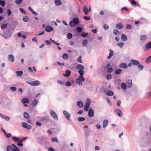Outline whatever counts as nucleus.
Segmentation results:
<instances>
[{
	"label": "nucleus",
	"mask_w": 151,
	"mask_h": 151,
	"mask_svg": "<svg viewBox=\"0 0 151 151\" xmlns=\"http://www.w3.org/2000/svg\"><path fill=\"white\" fill-rule=\"evenodd\" d=\"M76 68L79 70L78 73L80 75V77L81 78H83V76L84 74V72L83 70L84 69V67L82 65L79 64L76 67Z\"/></svg>",
	"instance_id": "obj_1"
},
{
	"label": "nucleus",
	"mask_w": 151,
	"mask_h": 151,
	"mask_svg": "<svg viewBox=\"0 0 151 151\" xmlns=\"http://www.w3.org/2000/svg\"><path fill=\"white\" fill-rule=\"evenodd\" d=\"M79 22V19L76 17L74 18L72 20L70 21L69 24L70 27H73L76 26Z\"/></svg>",
	"instance_id": "obj_2"
},
{
	"label": "nucleus",
	"mask_w": 151,
	"mask_h": 151,
	"mask_svg": "<svg viewBox=\"0 0 151 151\" xmlns=\"http://www.w3.org/2000/svg\"><path fill=\"white\" fill-rule=\"evenodd\" d=\"M85 78L83 76V78H81L80 75L78 76V77L76 78V83L79 86H82V82L83 81H85Z\"/></svg>",
	"instance_id": "obj_3"
},
{
	"label": "nucleus",
	"mask_w": 151,
	"mask_h": 151,
	"mask_svg": "<svg viewBox=\"0 0 151 151\" xmlns=\"http://www.w3.org/2000/svg\"><path fill=\"white\" fill-rule=\"evenodd\" d=\"M50 114L52 117L55 120L58 119V117L57 114L52 109L50 111Z\"/></svg>",
	"instance_id": "obj_4"
},
{
	"label": "nucleus",
	"mask_w": 151,
	"mask_h": 151,
	"mask_svg": "<svg viewBox=\"0 0 151 151\" xmlns=\"http://www.w3.org/2000/svg\"><path fill=\"white\" fill-rule=\"evenodd\" d=\"M91 101L89 99L86 100V104L84 107V110L85 111H87L91 104Z\"/></svg>",
	"instance_id": "obj_5"
},
{
	"label": "nucleus",
	"mask_w": 151,
	"mask_h": 151,
	"mask_svg": "<svg viewBox=\"0 0 151 151\" xmlns=\"http://www.w3.org/2000/svg\"><path fill=\"white\" fill-rule=\"evenodd\" d=\"M27 83L32 86H37L40 85L41 83L38 81H35L32 82H29Z\"/></svg>",
	"instance_id": "obj_6"
},
{
	"label": "nucleus",
	"mask_w": 151,
	"mask_h": 151,
	"mask_svg": "<svg viewBox=\"0 0 151 151\" xmlns=\"http://www.w3.org/2000/svg\"><path fill=\"white\" fill-rule=\"evenodd\" d=\"M22 127L24 128L29 130L32 128V126L30 125L28 126V124L25 122H23L22 123Z\"/></svg>",
	"instance_id": "obj_7"
},
{
	"label": "nucleus",
	"mask_w": 151,
	"mask_h": 151,
	"mask_svg": "<svg viewBox=\"0 0 151 151\" xmlns=\"http://www.w3.org/2000/svg\"><path fill=\"white\" fill-rule=\"evenodd\" d=\"M63 114L65 115L66 119L67 120H71L70 119V115L68 112H67L65 111H63Z\"/></svg>",
	"instance_id": "obj_8"
},
{
	"label": "nucleus",
	"mask_w": 151,
	"mask_h": 151,
	"mask_svg": "<svg viewBox=\"0 0 151 151\" xmlns=\"http://www.w3.org/2000/svg\"><path fill=\"white\" fill-rule=\"evenodd\" d=\"M94 110L91 108L89 110L88 116L89 117H93L94 115Z\"/></svg>",
	"instance_id": "obj_9"
},
{
	"label": "nucleus",
	"mask_w": 151,
	"mask_h": 151,
	"mask_svg": "<svg viewBox=\"0 0 151 151\" xmlns=\"http://www.w3.org/2000/svg\"><path fill=\"white\" fill-rule=\"evenodd\" d=\"M151 48V42L147 43L144 48V50L146 51Z\"/></svg>",
	"instance_id": "obj_10"
},
{
	"label": "nucleus",
	"mask_w": 151,
	"mask_h": 151,
	"mask_svg": "<svg viewBox=\"0 0 151 151\" xmlns=\"http://www.w3.org/2000/svg\"><path fill=\"white\" fill-rule=\"evenodd\" d=\"M8 60L11 62H14L15 59L14 56L12 54L9 55L8 56Z\"/></svg>",
	"instance_id": "obj_11"
},
{
	"label": "nucleus",
	"mask_w": 151,
	"mask_h": 151,
	"mask_svg": "<svg viewBox=\"0 0 151 151\" xmlns=\"http://www.w3.org/2000/svg\"><path fill=\"white\" fill-rule=\"evenodd\" d=\"M130 62L132 63V65H137L139 64V61L135 60H131Z\"/></svg>",
	"instance_id": "obj_12"
},
{
	"label": "nucleus",
	"mask_w": 151,
	"mask_h": 151,
	"mask_svg": "<svg viewBox=\"0 0 151 151\" xmlns=\"http://www.w3.org/2000/svg\"><path fill=\"white\" fill-rule=\"evenodd\" d=\"M45 30L47 32H49L53 30L54 29L49 26H47L45 27Z\"/></svg>",
	"instance_id": "obj_13"
},
{
	"label": "nucleus",
	"mask_w": 151,
	"mask_h": 151,
	"mask_svg": "<svg viewBox=\"0 0 151 151\" xmlns=\"http://www.w3.org/2000/svg\"><path fill=\"white\" fill-rule=\"evenodd\" d=\"M115 113H117V115L120 117H121L122 115V111L119 109H116L115 110Z\"/></svg>",
	"instance_id": "obj_14"
},
{
	"label": "nucleus",
	"mask_w": 151,
	"mask_h": 151,
	"mask_svg": "<svg viewBox=\"0 0 151 151\" xmlns=\"http://www.w3.org/2000/svg\"><path fill=\"white\" fill-rule=\"evenodd\" d=\"M110 53L109 54V56L107 57V58L108 59H111V57L114 55V52L111 49H110L109 50Z\"/></svg>",
	"instance_id": "obj_15"
},
{
	"label": "nucleus",
	"mask_w": 151,
	"mask_h": 151,
	"mask_svg": "<svg viewBox=\"0 0 151 151\" xmlns=\"http://www.w3.org/2000/svg\"><path fill=\"white\" fill-rule=\"evenodd\" d=\"M0 116L2 118L6 120L7 121H9L10 120L11 118L10 117H8L7 116L4 115L2 114H1L0 113Z\"/></svg>",
	"instance_id": "obj_16"
},
{
	"label": "nucleus",
	"mask_w": 151,
	"mask_h": 151,
	"mask_svg": "<svg viewBox=\"0 0 151 151\" xmlns=\"http://www.w3.org/2000/svg\"><path fill=\"white\" fill-rule=\"evenodd\" d=\"M119 67L121 68L126 69L127 68L128 65L127 64L125 63H121L119 65Z\"/></svg>",
	"instance_id": "obj_17"
},
{
	"label": "nucleus",
	"mask_w": 151,
	"mask_h": 151,
	"mask_svg": "<svg viewBox=\"0 0 151 151\" xmlns=\"http://www.w3.org/2000/svg\"><path fill=\"white\" fill-rule=\"evenodd\" d=\"M83 10L85 14H88L89 13L88 9L87 7L86 6H84L83 7Z\"/></svg>",
	"instance_id": "obj_18"
},
{
	"label": "nucleus",
	"mask_w": 151,
	"mask_h": 151,
	"mask_svg": "<svg viewBox=\"0 0 151 151\" xmlns=\"http://www.w3.org/2000/svg\"><path fill=\"white\" fill-rule=\"evenodd\" d=\"M121 87L123 90H126L127 88L128 87L125 83H123L121 84Z\"/></svg>",
	"instance_id": "obj_19"
},
{
	"label": "nucleus",
	"mask_w": 151,
	"mask_h": 151,
	"mask_svg": "<svg viewBox=\"0 0 151 151\" xmlns=\"http://www.w3.org/2000/svg\"><path fill=\"white\" fill-rule=\"evenodd\" d=\"M12 151H20L19 148L16 145L14 144H12Z\"/></svg>",
	"instance_id": "obj_20"
},
{
	"label": "nucleus",
	"mask_w": 151,
	"mask_h": 151,
	"mask_svg": "<svg viewBox=\"0 0 151 151\" xmlns=\"http://www.w3.org/2000/svg\"><path fill=\"white\" fill-rule=\"evenodd\" d=\"M116 27L118 29H120L123 28V25L122 23H119L116 25Z\"/></svg>",
	"instance_id": "obj_21"
},
{
	"label": "nucleus",
	"mask_w": 151,
	"mask_h": 151,
	"mask_svg": "<svg viewBox=\"0 0 151 151\" xmlns=\"http://www.w3.org/2000/svg\"><path fill=\"white\" fill-rule=\"evenodd\" d=\"M12 140L15 142H19L20 141V138L15 137H12Z\"/></svg>",
	"instance_id": "obj_22"
},
{
	"label": "nucleus",
	"mask_w": 151,
	"mask_h": 151,
	"mask_svg": "<svg viewBox=\"0 0 151 151\" xmlns=\"http://www.w3.org/2000/svg\"><path fill=\"white\" fill-rule=\"evenodd\" d=\"M70 74V70H67L65 71V73L63 74V75L65 77H69Z\"/></svg>",
	"instance_id": "obj_23"
},
{
	"label": "nucleus",
	"mask_w": 151,
	"mask_h": 151,
	"mask_svg": "<svg viewBox=\"0 0 151 151\" xmlns=\"http://www.w3.org/2000/svg\"><path fill=\"white\" fill-rule=\"evenodd\" d=\"M147 39V37L145 35H142L140 36V39L142 41H145Z\"/></svg>",
	"instance_id": "obj_24"
},
{
	"label": "nucleus",
	"mask_w": 151,
	"mask_h": 151,
	"mask_svg": "<svg viewBox=\"0 0 151 151\" xmlns=\"http://www.w3.org/2000/svg\"><path fill=\"white\" fill-rule=\"evenodd\" d=\"M22 101L24 104L28 103L29 102V99L27 98H24L22 99Z\"/></svg>",
	"instance_id": "obj_25"
},
{
	"label": "nucleus",
	"mask_w": 151,
	"mask_h": 151,
	"mask_svg": "<svg viewBox=\"0 0 151 151\" xmlns=\"http://www.w3.org/2000/svg\"><path fill=\"white\" fill-rule=\"evenodd\" d=\"M127 86L128 88H130L132 86V81L131 80H129L127 82Z\"/></svg>",
	"instance_id": "obj_26"
},
{
	"label": "nucleus",
	"mask_w": 151,
	"mask_h": 151,
	"mask_svg": "<svg viewBox=\"0 0 151 151\" xmlns=\"http://www.w3.org/2000/svg\"><path fill=\"white\" fill-rule=\"evenodd\" d=\"M108 121L107 119L104 120L103 122V127L104 128L106 127H107L108 125Z\"/></svg>",
	"instance_id": "obj_27"
},
{
	"label": "nucleus",
	"mask_w": 151,
	"mask_h": 151,
	"mask_svg": "<svg viewBox=\"0 0 151 151\" xmlns=\"http://www.w3.org/2000/svg\"><path fill=\"white\" fill-rule=\"evenodd\" d=\"M55 2L57 6H60L62 4V2L60 0H55Z\"/></svg>",
	"instance_id": "obj_28"
},
{
	"label": "nucleus",
	"mask_w": 151,
	"mask_h": 151,
	"mask_svg": "<svg viewBox=\"0 0 151 151\" xmlns=\"http://www.w3.org/2000/svg\"><path fill=\"white\" fill-rule=\"evenodd\" d=\"M121 39L122 41H126L127 40V36L124 34H122L121 36Z\"/></svg>",
	"instance_id": "obj_29"
},
{
	"label": "nucleus",
	"mask_w": 151,
	"mask_h": 151,
	"mask_svg": "<svg viewBox=\"0 0 151 151\" xmlns=\"http://www.w3.org/2000/svg\"><path fill=\"white\" fill-rule=\"evenodd\" d=\"M78 106L80 107H82L83 106V102L81 101H78L77 103Z\"/></svg>",
	"instance_id": "obj_30"
},
{
	"label": "nucleus",
	"mask_w": 151,
	"mask_h": 151,
	"mask_svg": "<svg viewBox=\"0 0 151 151\" xmlns=\"http://www.w3.org/2000/svg\"><path fill=\"white\" fill-rule=\"evenodd\" d=\"M16 73L18 76H20L23 74V72L22 70L17 71H16Z\"/></svg>",
	"instance_id": "obj_31"
},
{
	"label": "nucleus",
	"mask_w": 151,
	"mask_h": 151,
	"mask_svg": "<svg viewBox=\"0 0 151 151\" xmlns=\"http://www.w3.org/2000/svg\"><path fill=\"white\" fill-rule=\"evenodd\" d=\"M51 141L52 142H58V139L57 137H54L51 139Z\"/></svg>",
	"instance_id": "obj_32"
},
{
	"label": "nucleus",
	"mask_w": 151,
	"mask_h": 151,
	"mask_svg": "<svg viewBox=\"0 0 151 151\" xmlns=\"http://www.w3.org/2000/svg\"><path fill=\"white\" fill-rule=\"evenodd\" d=\"M117 45L121 48H122L124 45V43L122 42H119L117 43Z\"/></svg>",
	"instance_id": "obj_33"
},
{
	"label": "nucleus",
	"mask_w": 151,
	"mask_h": 151,
	"mask_svg": "<svg viewBox=\"0 0 151 151\" xmlns=\"http://www.w3.org/2000/svg\"><path fill=\"white\" fill-rule=\"evenodd\" d=\"M106 95L109 96H112L113 95L114 93L111 91H108L106 92Z\"/></svg>",
	"instance_id": "obj_34"
},
{
	"label": "nucleus",
	"mask_w": 151,
	"mask_h": 151,
	"mask_svg": "<svg viewBox=\"0 0 151 151\" xmlns=\"http://www.w3.org/2000/svg\"><path fill=\"white\" fill-rule=\"evenodd\" d=\"M122 71V70L121 69H118L115 70V73L117 75L119 74Z\"/></svg>",
	"instance_id": "obj_35"
},
{
	"label": "nucleus",
	"mask_w": 151,
	"mask_h": 151,
	"mask_svg": "<svg viewBox=\"0 0 151 151\" xmlns=\"http://www.w3.org/2000/svg\"><path fill=\"white\" fill-rule=\"evenodd\" d=\"M38 102V101L37 100H34L32 102V106L34 107L37 104Z\"/></svg>",
	"instance_id": "obj_36"
},
{
	"label": "nucleus",
	"mask_w": 151,
	"mask_h": 151,
	"mask_svg": "<svg viewBox=\"0 0 151 151\" xmlns=\"http://www.w3.org/2000/svg\"><path fill=\"white\" fill-rule=\"evenodd\" d=\"M7 151H12V147L11 145H8L6 147Z\"/></svg>",
	"instance_id": "obj_37"
},
{
	"label": "nucleus",
	"mask_w": 151,
	"mask_h": 151,
	"mask_svg": "<svg viewBox=\"0 0 151 151\" xmlns=\"http://www.w3.org/2000/svg\"><path fill=\"white\" fill-rule=\"evenodd\" d=\"M151 61V56H150L149 57L147 58L146 60L145 61V63H148Z\"/></svg>",
	"instance_id": "obj_38"
},
{
	"label": "nucleus",
	"mask_w": 151,
	"mask_h": 151,
	"mask_svg": "<svg viewBox=\"0 0 151 151\" xmlns=\"http://www.w3.org/2000/svg\"><path fill=\"white\" fill-rule=\"evenodd\" d=\"M88 43V41L87 40H83L82 45L83 46H86Z\"/></svg>",
	"instance_id": "obj_39"
},
{
	"label": "nucleus",
	"mask_w": 151,
	"mask_h": 151,
	"mask_svg": "<svg viewBox=\"0 0 151 151\" xmlns=\"http://www.w3.org/2000/svg\"><path fill=\"white\" fill-rule=\"evenodd\" d=\"M24 116L26 119H29L30 118L29 114L26 112L24 113Z\"/></svg>",
	"instance_id": "obj_40"
},
{
	"label": "nucleus",
	"mask_w": 151,
	"mask_h": 151,
	"mask_svg": "<svg viewBox=\"0 0 151 151\" xmlns=\"http://www.w3.org/2000/svg\"><path fill=\"white\" fill-rule=\"evenodd\" d=\"M138 65V69L140 70H142V69H143V68H144V67L141 64H139Z\"/></svg>",
	"instance_id": "obj_41"
},
{
	"label": "nucleus",
	"mask_w": 151,
	"mask_h": 151,
	"mask_svg": "<svg viewBox=\"0 0 151 151\" xmlns=\"http://www.w3.org/2000/svg\"><path fill=\"white\" fill-rule=\"evenodd\" d=\"M19 10L20 12H21L22 14H24L26 15L27 14L25 11L22 8H20L19 9Z\"/></svg>",
	"instance_id": "obj_42"
},
{
	"label": "nucleus",
	"mask_w": 151,
	"mask_h": 151,
	"mask_svg": "<svg viewBox=\"0 0 151 151\" xmlns=\"http://www.w3.org/2000/svg\"><path fill=\"white\" fill-rule=\"evenodd\" d=\"M73 37V35L71 33H68L67 35V37L69 39H71Z\"/></svg>",
	"instance_id": "obj_43"
},
{
	"label": "nucleus",
	"mask_w": 151,
	"mask_h": 151,
	"mask_svg": "<svg viewBox=\"0 0 151 151\" xmlns=\"http://www.w3.org/2000/svg\"><path fill=\"white\" fill-rule=\"evenodd\" d=\"M76 30L78 32H80L82 31V28L80 27H77L76 28Z\"/></svg>",
	"instance_id": "obj_44"
},
{
	"label": "nucleus",
	"mask_w": 151,
	"mask_h": 151,
	"mask_svg": "<svg viewBox=\"0 0 151 151\" xmlns=\"http://www.w3.org/2000/svg\"><path fill=\"white\" fill-rule=\"evenodd\" d=\"M62 58L64 59H67L68 58V55L67 54L64 53L63 55Z\"/></svg>",
	"instance_id": "obj_45"
},
{
	"label": "nucleus",
	"mask_w": 151,
	"mask_h": 151,
	"mask_svg": "<svg viewBox=\"0 0 151 151\" xmlns=\"http://www.w3.org/2000/svg\"><path fill=\"white\" fill-rule=\"evenodd\" d=\"M7 24H2L1 25V27L2 29H4V28H5L7 27Z\"/></svg>",
	"instance_id": "obj_46"
},
{
	"label": "nucleus",
	"mask_w": 151,
	"mask_h": 151,
	"mask_svg": "<svg viewBox=\"0 0 151 151\" xmlns=\"http://www.w3.org/2000/svg\"><path fill=\"white\" fill-rule=\"evenodd\" d=\"M15 2L17 4H21L22 1V0H15Z\"/></svg>",
	"instance_id": "obj_47"
},
{
	"label": "nucleus",
	"mask_w": 151,
	"mask_h": 151,
	"mask_svg": "<svg viewBox=\"0 0 151 151\" xmlns=\"http://www.w3.org/2000/svg\"><path fill=\"white\" fill-rule=\"evenodd\" d=\"M106 79L108 80H109L111 79V75L110 74L107 75L106 76Z\"/></svg>",
	"instance_id": "obj_48"
},
{
	"label": "nucleus",
	"mask_w": 151,
	"mask_h": 151,
	"mask_svg": "<svg viewBox=\"0 0 151 151\" xmlns=\"http://www.w3.org/2000/svg\"><path fill=\"white\" fill-rule=\"evenodd\" d=\"M17 145L19 147H22L23 146V144L22 143V142H21L20 141L17 143Z\"/></svg>",
	"instance_id": "obj_49"
},
{
	"label": "nucleus",
	"mask_w": 151,
	"mask_h": 151,
	"mask_svg": "<svg viewBox=\"0 0 151 151\" xmlns=\"http://www.w3.org/2000/svg\"><path fill=\"white\" fill-rule=\"evenodd\" d=\"M23 20L25 22H27L28 21V18L27 16H25L23 17Z\"/></svg>",
	"instance_id": "obj_50"
},
{
	"label": "nucleus",
	"mask_w": 151,
	"mask_h": 151,
	"mask_svg": "<svg viewBox=\"0 0 151 151\" xmlns=\"http://www.w3.org/2000/svg\"><path fill=\"white\" fill-rule=\"evenodd\" d=\"M82 56H80L78 58L77 60L78 62H80L81 63H82V60H81Z\"/></svg>",
	"instance_id": "obj_51"
},
{
	"label": "nucleus",
	"mask_w": 151,
	"mask_h": 151,
	"mask_svg": "<svg viewBox=\"0 0 151 151\" xmlns=\"http://www.w3.org/2000/svg\"><path fill=\"white\" fill-rule=\"evenodd\" d=\"M66 85L68 86H70L72 85V84L70 81H67L66 82Z\"/></svg>",
	"instance_id": "obj_52"
},
{
	"label": "nucleus",
	"mask_w": 151,
	"mask_h": 151,
	"mask_svg": "<svg viewBox=\"0 0 151 151\" xmlns=\"http://www.w3.org/2000/svg\"><path fill=\"white\" fill-rule=\"evenodd\" d=\"M79 121H83L85 120V118L83 117H79L78 119Z\"/></svg>",
	"instance_id": "obj_53"
},
{
	"label": "nucleus",
	"mask_w": 151,
	"mask_h": 151,
	"mask_svg": "<svg viewBox=\"0 0 151 151\" xmlns=\"http://www.w3.org/2000/svg\"><path fill=\"white\" fill-rule=\"evenodd\" d=\"M88 35V33H82L81 36L82 37H85L87 36Z\"/></svg>",
	"instance_id": "obj_54"
},
{
	"label": "nucleus",
	"mask_w": 151,
	"mask_h": 151,
	"mask_svg": "<svg viewBox=\"0 0 151 151\" xmlns=\"http://www.w3.org/2000/svg\"><path fill=\"white\" fill-rule=\"evenodd\" d=\"M113 33L115 35H117L119 33V32L117 30L114 29L113 30Z\"/></svg>",
	"instance_id": "obj_55"
},
{
	"label": "nucleus",
	"mask_w": 151,
	"mask_h": 151,
	"mask_svg": "<svg viewBox=\"0 0 151 151\" xmlns=\"http://www.w3.org/2000/svg\"><path fill=\"white\" fill-rule=\"evenodd\" d=\"M83 18L86 20H89L90 19V17H87V16H85L83 17Z\"/></svg>",
	"instance_id": "obj_56"
},
{
	"label": "nucleus",
	"mask_w": 151,
	"mask_h": 151,
	"mask_svg": "<svg viewBox=\"0 0 151 151\" xmlns=\"http://www.w3.org/2000/svg\"><path fill=\"white\" fill-rule=\"evenodd\" d=\"M107 71L109 73L112 72L113 71V68L111 67L109 68L108 69Z\"/></svg>",
	"instance_id": "obj_57"
},
{
	"label": "nucleus",
	"mask_w": 151,
	"mask_h": 151,
	"mask_svg": "<svg viewBox=\"0 0 151 151\" xmlns=\"http://www.w3.org/2000/svg\"><path fill=\"white\" fill-rule=\"evenodd\" d=\"M151 96V92H148L146 94V96L147 97H149Z\"/></svg>",
	"instance_id": "obj_58"
},
{
	"label": "nucleus",
	"mask_w": 151,
	"mask_h": 151,
	"mask_svg": "<svg viewBox=\"0 0 151 151\" xmlns=\"http://www.w3.org/2000/svg\"><path fill=\"white\" fill-rule=\"evenodd\" d=\"M45 42L48 45H50L51 44V41H50L49 40H46L45 41Z\"/></svg>",
	"instance_id": "obj_59"
},
{
	"label": "nucleus",
	"mask_w": 151,
	"mask_h": 151,
	"mask_svg": "<svg viewBox=\"0 0 151 151\" xmlns=\"http://www.w3.org/2000/svg\"><path fill=\"white\" fill-rule=\"evenodd\" d=\"M57 83L58 84H60L62 85H63L64 84V83L62 81L60 80H58Z\"/></svg>",
	"instance_id": "obj_60"
},
{
	"label": "nucleus",
	"mask_w": 151,
	"mask_h": 151,
	"mask_svg": "<svg viewBox=\"0 0 151 151\" xmlns=\"http://www.w3.org/2000/svg\"><path fill=\"white\" fill-rule=\"evenodd\" d=\"M10 89L13 91H15L17 89L16 87H12L10 88Z\"/></svg>",
	"instance_id": "obj_61"
},
{
	"label": "nucleus",
	"mask_w": 151,
	"mask_h": 151,
	"mask_svg": "<svg viewBox=\"0 0 151 151\" xmlns=\"http://www.w3.org/2000/svg\"><path fill=\"white\" fill-rule=\"evenodd\" d=\"M7 14L9 16H10L12 12L9 9H8L7 11Z\"/></svg>",
	"instance_id": "obj_62"
},
{
	"label": "nucleus",
	"mask_w": 151,
	"mask_h": 151,
	"mask_svg": "<svg viewBox=\"0 0 151 151\" xmlns=\"http://www.w3.org/2000/svg\"><path fill=\"white\" fill-rule=\"evenodd\" d=\"M132 27V26L131 25L127 24L126 25V28L127 29H129Z\"/></svg>",
	"instance_id": "obj_63"
},
{
	"label": "nucleus",
	"mask_w": 151,
	"mask_h": 151,
	"mask_svg": "<svg viewBox=\"0 0 151 151\" xmlns=\"http://www.w3.org/2000/svg\"><path fill=\"white\" fill-rule=\"evenodd\" d=\"M6 137L8 138L9 137H11V135H12V134H11L10 133H7L6 132V134H5Z\"/></svg>",
	"instance_id": "obj_64"
}]
</instances>
